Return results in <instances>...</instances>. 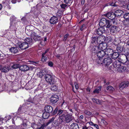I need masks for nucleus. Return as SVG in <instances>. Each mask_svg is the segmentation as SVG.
<instances>
[{
    "instance_id": "obj_27",
    "label": "nucleus",
    "mask_w": 129,
    "mask_h": 129,
    "mask_svg": "<svg viewBox=\"0 0 129 129\" xmlns=\"http://www.w3.org/2000/svg\"><path fill=\"white\" fill-rule=\"evenodd\" d=\"M98 37L96 36L95 37H92L91 38V42L93 43H94L96 41V42L98 44L99 43V39Z\"/></svg>"
},
{
    "instance_id": "obj_18",
    "label": "nucleus",
    "mask_w": 129,
    "mask_h": 129,
    "mask_svg": "<svg viewBox=\"0 0 129 129\" xmlns=\"http://www.w3.org/2000/svg\"><path fill=\"white\" fill-rule=\"evenodd\" d=\"M106 55L108 56L111 57V55L114 52L113 50L110 48H107L105 51Z\"/></svg>"
},
{
    "instance_id": "obj_63",
    "label": "nucleus",
    "mask_w": 129,
    "mask_h": 129,
    "mask_svg": "<svg viewBox=\"0 0 129 129\" xmlns=\"http://www.w3.org/2000/svg\"><path fill=\"white\" fill-rule=\"evenodd\" d=\"M16 0H12L11 2L13 4H15L16 3Z\"/></svg>"
},
{
    "instance_id": "obj_10",
    "label": "nucleus",
    "mask_w": 129,
    "mask_h": 129,
    "mask_svg": "<svg viewBox=\"0 0 129 129\" xmlns=\"http://www.w3.org/2000/svg\"><path fill=\"white\" fill-rule=\"evenodd\" d=\"M59 100V97L56 95H52L50 98V102L54 104L56 103Z\"/></svg>"
},
{
    "instance_id": "obj_22",
    "label": "nucleus",
    "mask_w": 129,
    "mask_h": 129,
    "mask_svg": "<svg viewBox=\"0 0 129 129\" xmlns=\"http://www.w3.org/2000/svg\"><path fill=\"white\" fill-rule=\"evenodd\" d=\"M31 27H32V26L29 25L26 27L25 31L26 34L28 36L30 35V33L33 31L31 28Z\"/></svg>"
},
{
    "instance_id": "obj_37",
    "label": "nucleus",
    "mask_w": 129,
    "mask_h": 129,
    "mask_svg": "<svg viewBox=\"0 0 129 129\" xmlns=\"http://www.w3.org/2000/svg\"><path fill=\"white\" fill-rule=\"evenodd\" d=\"M120 67L118 68V71L119 72H123L126 70V67L123 66H122L121 65Z\"/></svg>"
},
{
    "instance_id": "obj_24",
    "label": "nucleus",
    "mask_w": 129,
    "mask_h": 129,
    "mask_svg": "<svg viewBox=\"0 0 129 129\" xmlns=\"http://www.w3.org/2000/svg\"><path fill=\"white\" fill-rule=\"evenodd\" d=\"M38 98L36 96H35L32 99H29L28 100V101L31 103L36 104L38 102Z\"/></svg>"
},
{
    "instance_id": "obj_55",
    "label": "nucleus",
    "mask_w": 129,
    "mask_h": 129,
    "mask_svg": "<svg viewBox=\"0 0 129 129\" xmlns=\"http://www.w3.org/2000/svg\"><path fill=\"white\" fill-rule=\"evenodd\" d=\"M48 65L50 67H53V62L51 61H49L48 62H47Z\"/></svg>"
},
{
    "instance_id": "obj_20",
    "label": "nucleus",
    "mask_w": 129,
    "mask_h": 129,
    "mask_svg": "<svg viewBox=\"0 0 129 129\" xmlns=\"http://www.w3.org/2000/svg\"><path fill=\"white\" fill-rule=\"evenodd\" d=\"M114 13L116 17H119L123 15V11L120 10H116Z\"/></svg>"
},
{
    "instance_id": "obj_6",
    "label": "nucleus",
    "mask_w": 129,
    "mask_h": 129,
    "mask_svg": "<svg viewBox=\"0 0 129 129\" xmlns=\"http://www.w3.org/2000/svg\"><path fill=\"white\" fill-rule=\"evenodd\" d=\"M100 39H101L106 43H110L112 42V39L111 37L108 36L106 38L104 36H102L100 37Z\"/></svg>"
},
{
    "instance_id": "obj_9",
    "label": "nucleus",
    "mask_w": 129,
    "mask_h": 129,
    "mask_svg": "<svg viewBox=\"0 0 129 129\" xmlns=\"http://www.w3.org/2000/svg\"><path fill=\"white\" fill-rule=\"evenodd\" d=\"M104 16L107 17L109 19L113 20L114 19L116 16L114 13L110 12H108L104 14Z\"/></svg>"
},
{
    "instance_id": "obj_7",
    "label": "nucleus",
    "mask_w": 129,
    "mask_h": 129,
    "mask_svg": "<svg viewBox=\"0 0 129 129\" xmlns=\"http://www.w3.org/2000/svg\"><path fill=\"white\" fill-rule=\"evenodd\" d=\"M122 63H123L121 59H119V60H115L113 63V65L114 68H118L121 66Z\"/></svg>"
},
{
    "instance_id": "obj_54",
    "label": "nucleus",
    "mask_w": 129,
    "mask_h": 129,
    "mask_svg": "<svg viewBox=\"0 0 129 129\" xmlns=\"http://www.w3.org/2000/svg\"><path fill=\"white\" fill-rule=\"evenodd\" d=\"M18 88H17V89H15L14 88H13V89H12L10 91L11 92H12L13 93H15L18 90Z\"/></svg>"
},
{
    "instance_id": "obj_56",
    "label": "nucleus",
    "mask_w": 129,
    "mask_h": 129,
    "mask_svg": "<svg viewBox=\"0 0 129 129\" xmlns=\"http://www.w3.org/2000/svg\"><path fill=\"white\" fill-rule=\"evenodd\" d=\"M85 28H86L85 25L83 24L81 26L80 30L81 31L83 30Z\"/></svg>"
},
{
    "instance_id": "obj_26",
    "label": "nucleus",
    "mask_w": 129,
    "mask_h": 129,
    "mask_svg": "<svg viewBox=\"0 0 129 129\" xmlns=\"http://www.w3.org/2000/svg\"><path fill=\"white\" fill-rule=\"evenodd\" d=\"M119 54L116 51H114L113 53L111 55V56L112 58L114 59H116L119 56Z\"/></svg>"
},
{
    "instance_id": "obj_59",
    "label": "nucleus",
    "mask_w": 129,
    "mask_h": 129,
    "mask_svg": "<svg viewBox=\"0 0 129 129\" xmlns=\"http://www.w3.org/2000/svg\"><path fill=\"white\" fill-rule=\"evenodd\" d=\"M90 127H87L85 125L83 126L82 129H91Z\"/></svg>"
},
{
    "instance_id": "obj_46",
    "label": "nucleus",
    "mask_w": 129,
    "mask_h": 129,
    "mask_svg": "<svg viewBox=\"0 0 129 129\" xmlns=\"http://www.w3.org/2000/svg\"><path fill=\"white\" fill-rule=\"evenodd\" d=\"M123 17L126 19H129V13H126L124 14L123 16Z\"/></svg>"
},
{
    "instance_id": "obj_49",
    "label": "nucleus",
    "mask_w": 129,
    "mask_h": 129,
    "mask_svg": "<svg viewBox=\"0 0 129 129\" xmlns=\"http://www.w3.org/2000/svg\"><path fill=\"white\" fill-rule=\"evenodd\" d=\"M47 59V57L45 56H42L41 58V61L43 62H45L46 61V60Z\"/></svg>"
},
{
    "instance_id": "obj_29",
    "label": "nucleus",
    "mask_w": 129,
    "mask_h": 129,
    "mask_svg": "<svg viewBox=\"0 0 129 129\" xmlns=\"http://www.w3.org/2000/svg\"><path fill=\"white\" fill-rule=\"evenodd\" d=\"M70 128L71 129H79L78 125L76 123H74L70 125Z\"/></svg>"
},
{
    "instance_id": "obj_28",
    "label": "nucleus",
    "mask_w": 129,
    "mask_h": 129,
    "mask_svg": "<svg viewBox=\"0 0 129 129\" xmlns=\"http://www.w3.org/2000/svg\"><path fill=\"white\" fill-rule=\"evenodd\" d=\"M33 41L32 39L31 38H27L24 40L25 42L30 45H31L33 44Z\"/></svg>"
},
{
    "instance_id": "obj_42",
    "label": "nucleus",
    "mask_w": 129,
    "mask_h": 129,
    "mask_svg": "<svg viewBox=\"0 0 129 129\" xmlns=\"http://www.w3.org/2000/svg\"><path fill=\"white\" fill-rule=\"evenodd\" d=\"M52 90L53 91H56L57 89V86L55 85H53L51 88Z\"/></svg>"
},
{
    "instance_id": "obj_48",
    "label": "nucleus",
    "mask_w": 129,
    "mask_h": 129,
    "mask_svg": "<svg viewBox=\"0 0 129 129\" xmlns=\"http://www.w3.org/2000/svg\"><path fill=\"white\" fill-rule=\"evenodd\" d=\"M55 118L54 117H52V118L51 119L49 120L47 123V125L49 124L50 123L52 122L54 120Z\"/></svg>"
},
{
    "instance_id": "obj_45",
    "label": "nucleus",
    "mask_w": 129,
    "mask_h": 129,
    "mask_svg": "<svg viewBox=\"0 0 129 129\" xmlns=\"http://www.w3.org/2000/svg\"><path fill=\"white\" fill-rule=\"evenodd\" d=\"M56 16L57 17L61 16L62 14V12L58 10V12L56 13Z\"/></svg>"
},
{
    "instance_id": "obj_38",
    "label": "nucleus",
    "mask_w": 129,
    "mask_h": 129,
    "mask_svg": "<svg viewBox=\"0 0 129 129\" xmlns=\"http://www.w3.org/2000/svg\"><path fill=\"white\" fill-rule=\"evenodd\" d=\"M106 89L110 92H112L114 90V88L112 86H107Z\"/></svg>"
},
{
    "instance_id": "obj_43",
    "label": "nucleus",
    "mask_w": 129,
    "mask_h": 129,
    "mask_svg": "<svg viewBox=\"0 0 129 129\" xmlns=\"http://www.w3.org/2000/svg\"><path fill=\"white\" fill-rule=\"evenodd\" d=\"M46 126L45 124L43 123L42 124L40 127L38 126L36 129H44L45 127Z\"/></svg>"
},
{
    "instance_id": "obj_51",
    "label": "nucleus",
    "mask_w": 129,
    "mask_h": 129,
    "mask_svg": "<svg viewBox=\"0 0 129 129\" xmlns=\"http://www.w3.org/2000/svg\"><path fill=\"white\" fill-rule=\"evenodd\" d=\"M101 123L105 125H106L108 123L104 119H102L101 121Z\"/></svg>"
},
{
    "instance_id": "obj_30",
    "label": "nucleus",
    "mask_w": 129,
    "mask_h": 129,
    "mask_svg": "<svg viewBox=\"0 0 129 129\" xmlns=\"http://www.w3.org/2000/svg\"><path fill=\"white\" fill-rule=\"evenodd\" d=\"M95 61L98 64H102L103 63V58L98 57L95 59Z\"/></svg>"
},
{
    "instance_id": "obj_13",
    "label": "nucleus",
    "mask_w": 129,
    "mask_h": 129,
    "mask_svg": "<svg viewBox=\"0 0 129 129\" xmlns=\"http://www.w3.org/2000/svg\"><path fill=\"white\" fill-rule=\"evenodd\" d=\"M100 26V27L98 29L96 32L98 35H101L105 33V30L104 26Z\"/></svg>"
},
{
    "instance_id": "obj_32",
    "label": "nucleus",
    "mask_w": 129,
    "mask_h": 129,
    "mask_svg": "<svg viewBox=\"0 0 129 129\" xmlns=\"http://www.w3.org/2000/svg\"><path fill=\"white\" fill-rule=\"evenodd\" d=\"M10 69V67L8 66H5L3 67L2 69V71L4 73L8 72Z\"/></svg>"
},
{
    "instance_id": "obj_31",
    "label": "nucleus",
    "mask_w": 129,
    "mask_h": 129,
    "mask_svg": "<svg viewBox=\"0 0 129 129\" xmlns=\"http://www.w3.org/2000/svg\"><path fill=\"white\" fill-rule=\"evenodd\" d=\"M27 124L25 122H23L20 125L18 126V127L20 129H26Z\"/></svg>"
},
{
    "instance_id": "obj_34",
    "label": "nucleus",
    "mask_w": 129,
    "mask_h": 129,
    "mask_svg": "<svg viewBox=\"0 0 129 129\" xmlns=\"http://www.w3.org/2000/svg\"><path fill=\"white\" fill-rule=\"evenodd\" d=\"M117 2H114L111 3H108L105 4V6H111L114 7H116L118 6L117 4Z\"/></svg>"
},
{
    "instance_id": "obj_16",
    "label": "nucleus",
    "mask_w": 129,
    "mask_h": 129,
    "mask_svg": "<svg viewBox=\"0 0 129 129\" xmlns=\"http://www.w3.org/2000/svg\"><path fill=\"white\" fill-rule=\"evenodd\" d=\"M58 20L57 18L56 17L53 16L50 19L49 21L51 24H54L58 22Z\"/></svg>"
},
{
    "instance_id": "obj_3",
    "label": "nucleus",
    "mask_w": 129,
    "mask_h": 129,
    "mask_svg": "<svg viewBox=\"0 0 129 129\" xmlns=\"http://www.w3.org/2000/svg\"><path fill=\"white\" fill-rule=\"evenodd\" d=\"M67 112L65 110H59L58 111L57 114L59 115V119L60 120V123H62L65 117L67 115Z\"/></svg>"
},
{
    "instance_id": "obj_44",
    "label": "nucleus",
    "mask_w": 129,
    "mask_h": 129,
    "mask_svg": "<svg viewBox=\"0 0 129 129\" xmlns=\"http://www.w3.org/2000/svg\"><path fill=\"white\" fill-rule=\"evenodd\" d=\"M85 114L88 116L91 115L92 114V113L89 111L85 110L84 111Z\"/></svg>"
},
{
    "instance_id": "obj_58",
    "label": "nucleus",
    "mask_w": 129,
    "mask_h": 129,
    "mask_svg": "<svg viewBox=\"0 0 129 129\" xmlns=\"http://www.w3.org/2000/svg\"><path fill=\"white\" fill-rule=\"evenodd\" d=\"M125 55L127 60L128 61H129V53H128L127 54Z\"/></svg>"
},
{
    "instance_id": "obj_23",
    "label": "nucleus",
    "mask_w": 129,
    "mask_h": 129,
    "mask_svg": "<svg viewBox=\"0 0 129 129\" xmlns=\"http://www.w3.org/2000/svg\"><path fill=\"white\" fill-rule=\"evenodd\" d=\"M119 28L118 27L116 26H113L111 27L110 29V31L111 33H115L116 31H119Z\"/></svg>"
},
{
    "instance_id": "obj_11",
    "label": "nucleus",
    "mask_w": 129,
    "mask_h": 129,
    "mask_svg": "<svg viewBox=\"0 0 129 129\" xmlns=\"http://www.w3.org/2000/svg\"><path fill=\"white\" fill-rule=\"evenodd\" d=\"M44 110L45 112L50 113L52 115V113L53 111V108L50 105H47L45 107Z\"/></svg>"
},
{
    "instance_id": "obj_15",
    "label": "nucleus",
    "mask_w": 129,
    "mask_h": 129,
    "mask_svg": "<svg viewBox=\"0 0 129 129\" xmlns=\"http://www.w3.org/2000/svg\"><path fill=\"white\" fill-rule=\"evenodd\" d=\"M30 68V66L27 65H22L20 66L19 69L22 71L25 72L28 71Z\"/></svg>"
},
{
    "instance_id": "obj_53",
    "label": "nucleus",
    "mask_w": 129,
    "mask_h": 129,
    "mask_svg": "<svg viewBox=\"0 0 129 129\" xmlns=\"http://www.w3.org/2000/svg\"><path fill=\"white\" fill-rule=\"evenodd\" d=\"M69 36V35L68 34H66L63 38V41H65L68 38Z\"/></svg>"
},
{
    "instance_id": "obj_33",
    "label": "nucleus",
    "mask_w": 129,
    "mask_h": 129,
    "mask_svg": "<svg viewBox=\"0 0 129 129\" xmlns=\"http://www.w3.org/2000/svg\"><path fill=\"white\" fill-rule=\"evenodd\" d=\"M50 115V114L45 111L43 113L42 117L44 119L48 118Z\"/></svg>"
},
{
    "instance_id": "obj_12",
    "label": "nucleus",
    "mask_w": 129,
    "mask_h": 129,
    "mask_svg": "<svg viewBox=\"0 0 129 129\" xmlns=\"http://www.w3.org/2000/svg\"><path fill=\"white\" fill-rule=\"evenodd\" d=\"M112 62V60L110 57L106 58L103 59V63L105 65L108 66L110 65Z\"/></svg>"
},
{
    "instance_id": "obj_19",
    "label": "nucleus",
    "mask_w": 129,
    "mask_h": 129,
    "mask_svg": "<svg viewBox=\"0 0 129 129\" xmlns=\"http://www.w3.org/2000/svg\"><path fill=\"white\" fill-rule=\"evenodd\" d=\"M97 55L98 57L103 58L104 56L106 55L105 51L102 50L99 51L98 52Z\"/></svg>"
},
{
    "instance_id": "obj_39",
    "label": "nucleus",
    "mask_w": 129,
    "mask_h": 129,
    "mask_svg": "<svg viewBox=\"0 0 129 129\" xmlns=\"http://www.w3.org/2000/svg\"><path fill=\"white\" fill-rule=\"evenodd\" d=\"M123 24L125 27H129V19H126L124 20Z\"/></svg>"
},
{
    "instance_id": "obj_40",
    "label": "nucleus",
    "mask_w": 129,
    "mask_h": 129,
    "mask_svg": "<svg viewBox=\"0 0 129 129\" xmlns=\"http://www.w3.org/2000/svg\"><path fill=\"white\" fill-rule=\"evenodd\" d=\"M101 89V87L99 86L97 88L95 89L93 91V93H99Z\"/></svg>"
},
{
    "instance_id": "obj_52",
    "label": "nucleus",
    "mask_w": 129,
    "mask_h": 129,
    "mask_svg": "<svg viewBox=\"0 0 129 129\" xmlns=\"http://www.w3.org/2000/svg\"><path fill=\"white\" fill-rule=\"evenodd\" d=\"M92 100L94 102H95L98 104L100 103L99 100L98 99H92Z\"/></svg>"
},
{
    "instance_id": "obj_21",
    "label": "nucleus",
    "mask_w": 129,
    "mask_h": 129,
    "mask_svg": "<svg viewBox=\"0 0 129 129\" xmlns=\"http://www.w3.org/2000/svg\"><path fill=\"white\" fill-rule=\"evenodd\" d=\"M99 46H94L92 49V53L94 54L97 53L100 50Z\"/></svg>"
},
{
    "instance_id": "obj_60",
    "label": "nucleus",
    "mask_w": 129,
    "mask_h": 129,
    "mask_svg": "<svg viewBox=\"0 0 129 129\" xmlns=\"http://www.w3.org/2000/svg\"><path fill=\"white\" fill-rule=\"evenodd\" d=\"M15 19V17L14 16H12L11 17L10 20L11 21H12Z\"/></svg>"
},
{
    "instance_id": "obj_36",
    "label": "nucleus",
    "mask_w": 129,
    "mask_h": 129,
    "mask_svg": "<svg viewBox=\"0 0 129 129\" xmlns=\"http://www.w3.org/2000/svg\"><path fill=\"white\" fill-rule=\"evenodd\" d=\"M20 66L19 64H14L11 66V69H17L19 68Z\"/></svg>"
},
{
    "instance_id": "obj_64",
    "label": "nucleus",
    "mask_w": 129,
    "mask_h": 129,
    "mask_svg": "<svg viewBox=\"0 0 129 129\" xmlns=\"http://www.w3.org/2000/svg\"><path fill=\"white\" fill-rule=\"evenodd\" d=\"M88 123H89L90 125H92V126L93 125L94 126V124L93 123V122L91 121L89 122Z\"/></svg>"
},
{
    "instance_id": "obj_17",
    "label": "nucleus",
    "mask_w": 129,
    "mask_h": 129,
    "mask_svg": "<svg viewBox=\"0 0 129 129\" xmlns=\"http://www.w3.org/2000/svg\"><path fill=\"white\" fill-rule=\"evenodd\" d=\"M129 85V83L127 82H121L120 84L119 87L121 90L124 88L127 87Z\"/></svg>"
},
{
    "instance_id": "obj_8",
    "label": "nucleus",
    "mask_w": 129,
    "mask_h": 129,
    "mask_svg": "<svg viewBox=\"0 0 129 129\" xmlns=\"http://www.w3.org/2000/svg\"><path fill=\"white\" fill-rule=\"evenodd\" d=\"M64 118L65 122L67 123L70 122L74 119V117H73L72 114H69L67 112Z\"/></svg>"
},
{
    "instance_id": "obj_41",
    "label": "nucleus",
    "mask_w": 129,
    "mask_h": 129,
    "mask_svg": "<svg viewBox=\"0 0 129 129\" xmlns=\"http://www.w3.org/2000/svg\"><path fill=\"white\" fill-rule=\"evenodd\" d=\"M64 2L66 4H68V6L71 5L72 2V0H64Z\"/></svg>"
},
{
    "instance_id": "obj_1",
    "label": "nucleus",
    "mask_w": 129,
    "mask_h": 129,
    "mask_svg": "<svg viewBox=\"0 0 129 129\" xmlns=\"http://www.w3.org/2000/svg\"><path fill=\"white\" fill-rule=\"evenodd\" d=\"M112 21L109 20H107L105 18H102L100 20L99 23L100 26L104 27L106 25L107 28H109L112 25Z\"/></svg>"
},
{
    "instance_id": "obj_5",
    "label": "nucleus",
    "mask_w": 129,
    "mask_h": 129,
    "mask_svg": "<svg viewBox=\"0 0 129 129\" xmlns=\"http://www.w3.org/2000/svg\"><path fill=\"white\" fill-rule=\"evenodd\" d=\"M99 43L98 44L100 49L102 50L105 51L107 47V45L106 43H103L104 42L101 39H99Z\"/></svg>"
},
{
    "instance_id": "obj_4",
    "label": "nucleus",
    "mask_w": 129,
    "mask_h": 129,
    "mask_svg": "<svg viewBox=\"0 0 129 129\" xmlns=\"http://www.w3.org/2000/svg\"><path fill=\"white\" fill-rule=\"evenodd\" d=\"M28 36L33 38L36 41H40V44L42 45L41 43L42 41H43L42 38L39 36H38L33 31L30 33V35H28Z\"/></svg>"
},
{
    "instance_id": "obj_2",
    "label": "nucleus",
    "mask_w": 129,
    "mask_h": 129,
    "mask_svg": "<svg viewBox=\"0 0 129 129\" xmlns=\"http://www.w3.org/2000/svg\"><path fill=\"white\" fill-rule=\"evenodd\" d=\"M44 78L46 82L50 84H53L55 82L54 76L51 74H47L44 76Z\"/></svg>"
},
{
    "instance_id": "obj_47",
    "label": "nucleus",
    "mask_w": 129,
    "mask_h": 129,
    "mask_svg": "<svg viewBox=\"0 0 129 129\" xmlns=\"http://www.w3.org/2000/svg\"><path fill=\"white\" fill-rule=\"evenodd\" d=\"M58 109L57 107H56L54 110L53 111L52 113V115H54L56 114V113L58 112Z\"/></svg>"
},
{
    "instance_id": "obj_14",
    "label": "nucleus",
    "mask_w": 129,
    "mask_h": 129,
    "mask_svg": "<svg viewBox=\"0 0 129 129\" xmlns=\"http://www.w3.org/2000/svg\"><path fill=\"white\" fill-rule=\"evenodd\" d=\"M19 47L21 50L26 49L29 47V45L25 42L21 43L19 44Z\"/></svg>"
},
{
    "instance_id": "obj_25",
    "label": "nucleus",
    "mask_w": 129,
    "mask_h": 129,
    "mask_svg": "<svg viewBox=\"0 0 129 129\" xmlns=\"http://www.w3.org/2000/svg\"><path fill=\"white\" fill-rule=\"evenodd\" d=\"M9 51L12 53L16 54L18 52V49L16 47H12L9 49Z\"/></svg>"
},
{
    "instance_id": "obj_35",
    "label": "nucleus",
    "mask_w": 129,
    "mask_h": 129,
    "mask_svg": "<svg viewBox=\"0 0 129 129\" xmlns=\"http://www.w3.org/2000/svg\"><path fill=\"white\" fill-rule=\"evenodd\" d=\"M117 52H118L119 54L121 52H122L123 51V47L122 46H119L116 48V50Z\"/></svg>"
},
{
    "instance_id": "obj_61",
    "label": "nucleus",
    "mask_w": 129,
    "mask_h": 129,
    "mask_svg": "<svg viewBox=\"0 0 129 129\" xmlns=\"http://www.w3.org/2000/svg\"><path fill=\"white\" fill-rule=\"evenodd\" d=\"M74 84L76 89H78L79 88V86L78 84L76 82H75Z\"/></svg>"
},
{
    "instance_id": "obj_50",
    "label": "nucleus",
    "mask_w": 129,
    "mask_h": 129,
    "mask_svg": "<svg viewBox=\"0 0 129 129\" xmlns=\"http://www.w3.org/2000/svg\"><path fill=\"white\" fill-rule=\"evenodd\" d=\"M60 6L62 8L64 9L65 7H67V6L69 7L68 4H62L61 5H60Z\"/></svg>"
},
{
    "instance_id": "obj_57",
    "label": "nucleus",
    "mask_w": 129,
    "mask_h": 129,
    "mask_svg": "<svg viewBox=\"0 0 129 129\" xmlns=\"http://www.w3.org/2000/svg\"><path fill=\"white\" fill-rule=\"evenodd\" d=\"M11 118V117L10 115L7 116L6 117L5 120H8L10 119Z\"/></svg>"
},
{
    "instance_id": "obj_62",
    "label": "nucleus",
    "mask_w": 129,
    "mask_h": 129,
    "mask_svg": "<svg viewBox=\"0 0 129 129\" xmlns=\"http://www.w3.org/2000/svg\"><path fill=\"white\" fill-rule=\"evenodd\" d=\"M119 2L122 3H125L126 2V0H118Z\"/></svg>"
}]
</instances>
